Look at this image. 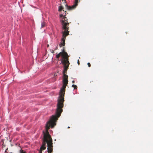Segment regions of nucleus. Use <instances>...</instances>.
<instances>
[{
	"label": "nucleus",
	"mask_w": 153,
	"mask_h": 153,
	"mask_svg": "<svg viewBox=\"0 0 153 153\" xmlns=\"http://www.w3.org/2000/svg\"><path fill=\"white\" fill-rule=\"evenodd\" d=\"M57 115H53L50 118V120L48 121L45 126L46 132L43 131V138L42 140V144L40 147L39 153H42V151L45 150L46 148V143L47 144V149L48 152H51L53 150V140L49 134L48 130L51 127L53 128L56 125L55 122L58 120Z\"/></svg>",
	"instance_id": "nucleus-1"
},
{
	"label": "nucleus",
	"mask_w": 153,
	"mask_h": 153,
	"mask_svg": "<svg viewBox=\"0 0 153 153\" xmlns=\"http://www.w3.org/2000/svg\"><path fill=\"white\" fill-rule=\"evenodd\" d=\"M68 76L65 74H64L63 75V86L60 90L59 96V99L58 100L56 112V114L57 115L58 117H59L60 116L61 114L63 111L62 108L64 106V94L65 88L68 84Z\"/></svg>",
	"instance_id": "nucleus-2"
},
{
	"label": "nucleus",
	"mask_w": 153,
	"mask_h": 153,
	"mask_svg": "<svg viewBox=\"0 0 153 153\" xmlns=\"http://www.w3.org/2000/svg\"><path fill=\"white\" fill-rule=\"evenodd\" d=\"M60 16H63V17L61 20L62 29L64 30V31H68V26L69 24V23L68 22V19L66 17L64 16L62 14L60 15Z\"/></svg>",
	"instance_id": "nucleus-3"
},
{
	"label": "nucleus",
	"mask_w": 153,
	"mask_h": 153,
	"mask_svg": "<svg viewBox=\"0 0 153 153\" xmlns=\"http://www.w3.org/2000/svg\"><path fill=\"white\" fill-rule=\"evenodd\" d=\"M69 31H62V38L60 44L59 45L60 47L62 46H64L65 44V40L66 36L69 34Z\"/></svg>",
	"instance_id": "nucleus-4"
},
{
	"label": "nucleus",
	"mask_w": 153,
	"mask_h": 153,
	"mask_svg": "<svg viewBox=\"0 0 153 153\" xmlns=\"http://www.w3.org/2000/svg\"><path fill=\"white\" fill-rule=\"evenodd\" d=\"M63 55H62L63 57V59L62 60V63L65 64L66 63H69L68 57L69 56L68 54L66 52H64L63 50Z\"/></svg>",
	"instance_id": "nucleus-5"
},
{
	"label": "nucleus",
	"mask_w": 153,
	"mask_h": 153,
	"mask_svg": "<svg viewBox=\"0 0 153 153\" xmlns=\"http://www.w3.org/2000/svg\"><path fill=\"white\" fill-rule=\"evenodd\" d=\"M79 2H80V0L79 1L78 0H74V4L72 5V6H68L67 4H65V7L68 10H71L74 9H75L76 7L78 5V4Z\"/></svg>",
	"instance_id": "nucleus-6"
},
{
	"label": "nucleus",
	"mask_w": 153,
	"mask_h": 153,
	"mask_svg": "<svg viewBox=\"0 0 153 153\" xmlns=\"http://www.w3.org/2000/svg\"><path fill=\"white\" fill-rule=\"evenodd\" d=\"M64 65V69L63 71V75L64 74H65L66 73L67 71V70L68 68L69 65L70 64L69 62V63H66L65 64H64V63H62Z\"/></svg>",
	"instance_id": "nucleus-7"
},
{
	"label": "nucleus",
	"mask_w": 153,
	"mask_h": 153,
	"mask_svg": "<svg viewBox=\"0 0 153 153\" xmlns=\"http://www.w3.org/2000/svg\"><path fill=\"white\" fill-rule=\"evenodd\" d=\"M62 55H63V53L62 52H60L58 54L56 55V57L58 59L60 56H62Z\"/></svg>",
	"instance_id": "nucleus-8"
},
{
	"label": "nucleus",
	"mask_w": 153,
	"mask_h": 153,
	"mask_svg": "<svg viewBox=\"0 0 153 153\" xmlns=\"http://www.w3.org/2000/svg\"><path fill=\"white\" fill-rule=\"evenodd\" d=\"M45 23L44 22H43L41 24V27L43 28L44 27L45 25Z\"/></svg>",
	"instance_id": "nucleus-9"
},
{
	"label": "nucleus",
	"mask_w": 153,
	"mask_h": 153,
	"mask_svg": "<svg viewBox=\"0 0 153 153\" xmlns=\"http://www.w3.org/2000/svg\"><path fill=\"white\" fill-rule=\"evenodd\" d=\"M63 9V7L62 6H60L59 7V11L62 10Z\"/></svg>",
	"instance_id": "nucleus-10"
},
{
	"label": "nucleus",
	"mask_w": 153,
	"mask_h": 153,
	"mask_svg": "<svg viewBox=\"0 0 153 153\" xmlns=\"http://www.w3.org/2000/svg\"><path fill=\"white\" fill-rule=\"evenodd\" d=\"M72 87H74V89H77V86L76 85H72Z\"/></svg>",
	"instance_id": "nucleus-11"
},
{
	"label": "nucleus",
	"mask_w": 153,
	"mask_h": 153,
	"mask_svg": "<svg viewBox=\"0 0 153 153\" xmlns=\"http://www.w3.org/2000/svg\"><path fill=\"white\" fill-rule=\"evenodd\" d=\"M87 64H88L89 67H91V65L90 63H89V62Z\"/></svg>",
	"instance_id": "nucleus-12"
},
{
	"label": "nucleus",
	"mask_w": 153,
	"mask_h": 153,
	"mask_svg": "<svg viewBox=\"0 0 153 153\" xmlns=\"http://www.w3.org/2000/svg\"><path fill=\"white\" fill-rule=\"evenodd\" d=\"M57 48V46H56V47L54 49V50H56Z\"/></svg>",
	"instance_id": "nucleus-13"
},
{
	"label": "nucleus",
	"mask_w": 153,
	"mask_h": 153,
	"mask_svg": "<svg viewBox=\"0 0 153 153\" xmlns=\"http://www.w3.org/2000/svg\"><path fill=\"white\" fill-rule=\"evenodd\" d=\"M54 50H51V53H54Z\"/></svg>",
	"instance_id": "nucleus-14"
},
{
	"label": "nucleus",
	"mask_w": 153,
	"mask_h": 153,
	"mask_svg": "<svg viewBox=\"0 0 153 153\" xmlns=\"http://www.w3.org/2000/svg\"><path fill=\"white\" fill-rule=\"evenodd\" d=\"M77 63L79 65V60H78V61H77Z\"/></svg>",
	"instance_id": "nucleus-15"
},
{
	"label": "nucleus",
	"mask_w": 153,
	"mask_h": 153,
	"mask_svg": "<svg viewBox=\"0 0 153 153\" xmlns=\"http://www.w3.org/2000/svg\"><path fill=\"white\" fill-rule=\"evenodd\" d=\"M7 149H6V150H5V152H7Z\"/></svg>",
	"instance_id": "nucleus-16"
},
{
	"label": "nucleus",
	"mask_w": 153,
	"mask_h": 153,
	"mask_svg": "<svg viewBox=\"0 0 153 153\" xmlns=\"http://www.w3.org/2000/svg\"><path fill=\"white\" fill-rule=\"evenodd\" d=\"M72 82L73 83H74V81H73Z\"/></svg>",
	"instance_id": "nucleus-17"
},
{
	"label": "nucleus",
	"mask_w": 153,
	"mask_h": 153,
	"mask_svg": "<svg viewBox=\"0 0 153 153\" xmlns=\"http://www.w3.org/2000/svg\"><path fill=\"white\" fill-rule=\"evenodd\" d=\"M53 152V151H52L51 152H48V153H51V152Z\"/></svg>",
	"instance_id": "nucleus-18"
},
{
	"label": "nucleus",
	"mask_w": 153,
	"mask_h": 153,
	"mask_svg": "<svg viewBox=\"0 0 153 153\" xmlns=\"http://www.w3.org/2000/svg\"><path fill=\"white\" fill-rule=\"evenodd\" d=\"M63 11H64V12H65V13H66V11H64V10H63Z\"/></svg>",
	"instance_id": "nucleus-19"
},
{
	"label": "nucleus",
	"mask_w": 153,
	"mask_h": 153,
	"mask_svg": "<svg viewBox=\"0 0 153 153\" xmlns=\"http://www.w3.org/2000/svg\"><path fill=\"white\" fill-rule=\"evenodd\" d=\"M68 128H70V127H69H69H68Z\"/></svg>",
	"instance_id": "nucleus-20"
},
{
	"label": "nucleus",
	"mask_w": 153,
	"mask_h": 153,
	"mask_svg": "<svg viewBox=\"0 0 153 153\" xmlns=\"http://www.w3.org/2000/svg\"><path fill=\"white\" fill-rule=\"evenodd\" d=\"M49 46V45H48V47Z\"/></svg>",
	"instance_id": "nucleus-21"
},
{
	"label": "nucleus",
	"mask_w": 153,
	"mask_h": 153,
	"mask_svg": "<svg viewBox=\"0 0 153 153\" xmlns=\"http://www.w3.org/2000/svg\"><path fill=\"white\" fill-rule=\"evenodd\" d=\"M18 3H19V1H18Z\"/></svg>",
	"instance_id": "nucleus-22"
}]
</instances>
